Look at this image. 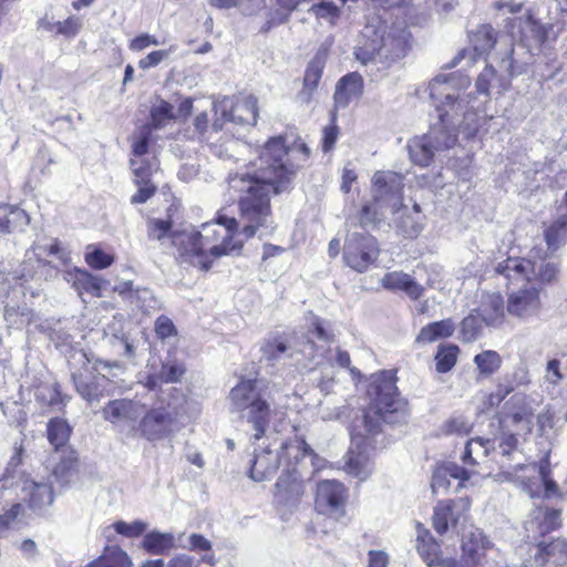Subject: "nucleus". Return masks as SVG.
<instances>
[{
	"label": "nucleus",
	"instance_id": "obj_1",
	"mask_svg": "<svg viewBox=\"0 0 567 567\" xmlns=\"http://www.w3.org/2000/svg\"><path fill=\"white\" fill-rule=\"evenodd\" d=\"M310 156L305 143L286 145L284 138L272 137L262 147L254 162V172L229 175V188L239 194L241 218L247 223L243 233L250 238L270 217V194L289 189L296 173Z\"/></svg>",
	"mask_w": 567,
	"mask_h": 567
},
{
	"label": "nucleus",
	"instance_id": "obj_2",
	"mask_svg": "<svg viewBox=\"0 0 567 567\" xmlns=\"http://www.w3.org/2000/svg\"><path fill=\"white\" fill-rule=\"evenodd\" d=\"M403 176L391 171H378L372 177V200L362 206L355 216L360 230L347 236L348 248H375L377 240L365 233L369 226H375L386 212L395 215L403 200Z\"/></svg>",
	"mask_w": 567,
	"mask_h": 567
},
{
	"label": "nucleus",
	"instance_id": "obj_3",
	"mask_svg": "<svg viewBox=\"0 0 567 567\" xmlns=\"http://www.w3.org/2000/svg\"><path fill=\"white\" fill-rule=\"evenodd\" d=\"M451 76L440 74L429 83L430 97L439 113V123L432 127L441 131L437 134L440 141H443L445 133L451 131L457 137V127L464 128L467 135L474 134L478 127L477 114L474 106L470 105V94L454 95L451 92Z\"/></svg>",
	"mask_w": 567,
	"mask_h": 567
},
{
	"label": "nucleus",
	"instance_id": "obj_4",
	"mask_svg": "<svg viewBox=\"0 0 567 567\" xmlns=\"http://www.w3.org/2000/svg\"><path fill=\"white\" fill-rule=\"evenodd\" d=\"M368 394L371 398L370 410L358 420L363 424L367 434L377 433L381 421L395 422L406 415L408 402L398 393L391 372L382 371L374 375Z\"/></svg>",
	"mask_w": 567,
	"mask_h": 567
},
{
	"label": "nucleus",
	"instance_id": "obj_5",
	"mask_svg": "<svg viewBox=\"0 0 567 567\" xmlns=\"http://www.w3.org/2000/svg\"><path fill=\"white\" fill-rule=\"evenodd\" d=\"M230 412L238 413L251 425L252 439L258 441L266 434L270 421V406L261 393V381L243 379L229 392Z\"/></svg>",
	"mask_w": 567,
	"mask_h": 567
},
{
	"label": "nucleus",
	"instance_id": "obj_6",
	"mask_svg": "<svg viewBox=\"0 0 567 567\" xmlns=\"http://www.w3.org/2000/svg\"><path fill=\"white\" fill-rule=\"evenodd\" d=\"M260 352V361L268 365H289L300 371L307 369L318 357H322L326 350L316 347L309 338L297 341L286 336H270L262 341Z\"/></svg>",
	"mask_w": 567,
	"mask_h": 567
},
{
	"label": "nucleus",
	"instance_id": "obj_7",
	"mask_svg": "<svg viewBox=\"0 0 567 567\" xmlns=\"http://www.w3.org/2000/svg\"><path fill=\"white\" fill-rule=\"evenodd\" d=\"M367 41L355 49V58L362 64L379 59L381 62H393L403 58L409 45L410 33L405 29L380 25H365L362 31Z\"/></svg>",
	"mask_w": 567,
	"mask_h": 567
},
{
	"label": "nucleus",
	"instance_id": "obj_8",
	"mask_svg": "<svg viewBox=\"0 0 567 567\" xmlns=\"http://www.w3.org/2000/svg\"><path fill=\"white\" fill-rule=\"evenodd\" d=\"M306 457L313 460L315 453L307 442L298 436L282 442L279 449H272L271 444L260 446L254 451L249 477L255 482L268 481L275 475L281 464L284 467L289 461L301 464ZM311 463L313 464V461Z\"/></svg>",
	"mask_w": 567,
	"mask_h": 567
},
{
	"label": "nucleus",
	"instance_id": "obj_9",
	"mask_svg": "<svg viewBox=\"0 0 567 567\" xmlns=\"http://www.w3.org/2000/svg\"><path fill=\"white\" fill-rule=\"evenodd\" d=\"M182 409V399L178 396H161L151 408H144V413L132 430L148 442L169 439L178 431Z\"/></svg>",
	"mask_w": 567,
	"mask_h": 567
},
{
	"label": "nucleus",
	"instance_id": "obj_10",
	"mask_svg": "<svg viewBox=\"0 0 567 567\" xmlns=\"http://www.w3.org/2000/svg\"><path fill=\"white\" fill-rule=\"evenodd\" d=\"M48 440L54 447L50 463L53 467L52 476L64 484L69 481L71 471L76 463L75 452L68 445L71 427L68 422L60 417L51 419L47 426Z\"/></svg>",
	"mask_w": 567,
	"mask_h": 567
},
{
	"label": "nucleus",
	"instance_id": "obj_11",
	"mask_svg": "<svg viewBox=\"0 0 567 567\" xmlns=\"http://www.w3.org/2000/svg\"><path fill=\"white\" fill-rule=\"evenodd\" d=\"M496 274L507 279H538L542 282H553L558 275V266L553 261H546L544 258H524L507 256L505 259L494 265Z\"/></svg>",
	"mask_w": 567,
	"mask_h": 567
},
{
	"label": "nucleus",
	"instance_id": "obj_12",
	"mask_svg": "<svg viewBox=\"0 0 567 567\" xmlns=\"http://www.w3.org/2000/svg\"><path fill=\"white\" fill-rule=\"evenodd\" d=\"M516 50L511 48L499 60V73L492 66L486 68L477 76L475 86L480 94L489 96L493 92L501 94L509 85L511 79L526 72L528 61H520L516 58Z\"/></svg>",
	"mask_w": 567,
	"mask_h": 567
},
{
	"label": "nucleus",
	"instance_id": "obj_13",
	"mask_svg": "<svg viewBox=\"0 0 567 567\" xmlns=\"http://www.w3.org/2000/svg\"><path fill=\"white\" fill-rule=\"evenodd\" d=\"M236 228L237 220L234 217L219 216L217 221L203 224L200 230H192L179 237H187L190 248H229L228 240Z\"/></svg>",
	"mask_w": 567,
	"mask_h": 567
},
{
	"label": "nucleus",
	"instance_id": "obj_14",
	"mask_svg": "<svg viewBox=\"0 0 567 567\" xmlns=\"http://www.w3.org/2000/svg\"><path fill=\"white\" fill-rule=\"evenodd\" d=\"M216 114H220V118H216L213 123V131L223 130L226 122L239 125H255L258 117L257 99L254 95H246L237 100L236 103L228 97L214 104Z\"/></svg>",
	"mask_w": 567,
	"mask_h": 567
},
{
	"label": "nucleus",
	"instance_id": "obj_15",
	"mask_svg": "<svg viewBox=\"0 0 567 567\" xmlns=\"http://www.w3.org/2000/svg\"><path fill=\"white\" fill-rule=\"evenodd\" d=\"M348 491L342 483L336 480H323L317 484L315 506L319 514L336 519L346 514Z\"/></svg>",
	"mask_w": 567,
	"mask_h": 567
},
{
	"label": "nucleus",
	"instance_id": "obj_16",
	"mask_svg": "<svg viewBox=\"0 0 567 567\" xmlns=\"http://www.w3.org/2000/svg\"><path fill=\"white\" fill-rule=\"evenodd\" d=\"M439 133L441 131L437 127H431L426 135L415 137L409 143L410 158L414 164L427 166L434 156V152L451 148L456 144V136L452 131L445 133L443 141L439 140Z\"/></svg>",
	"mask_w": 567,
	"mask_h": 567
},
{
	"label": "nucleus",
	"instance_id": "obj_17",
	"mask_svg": "<svg viewBox=\"0 0 567 567\" xmlns=\"http://www.w3.org/2000/svg\"><path fill=\"white\" fill-rule=\"evenodd\" d=\"M94 370L99 373V377L93 378V380H87L82 374H72V379L75 385L78 393L86 400L89 403L99 402L102 394L100 390V381L106 380V375L102 374L103 371H106L111 377H116L117 372H123L124 367L120 361H106V360H96L94 363Z\"/></svg>",
	"mask_w": 567,
	"mask_h": 567
},
{
	"label": "nucleus",
	"instance_id": "obj_18",
	"mask_svg": "<svg viewBox=\"0 0 567 567\" xmlns=\"http://www.w3.org/2000/svg\"><path fill=\"white\" fill-rule=\"evenodd\" d=\"M506 309L508 315L525 321L538 317L542 310L540 289L525 286L511 292Z\"/></svg>",
	"mask_w": 567,
	"mask_h": 567
},
{
	"label": "nucleus",
	"instance_id": "obj_19",
	"mask_svg": "<svg viewBox=\"0 0 567 567\" xmlns=\"http://www.w3.org/2000/svg\"><path fill=\"white\" fill-rule=\"evenodd\" d=\"M295 461H289L275 485L276 501L285 506H295L305 493L301 473Z\"/></svg>",
	"mask_w": 567,
	"mask_h": 567
},
{
	"label": "nucleus",
	"instance_id": "obj_20",
	"mask_svg": "<svg viewBox=\"0 0 567 567\" xmlns=\"http://www.w3.org/2000/svg\"><path fill=\"white\" fill-rule=\"evenodd\" d=\"M475 474L473 468L463 467L454 462H446L437 466L432 475L431 487L433 493H446L452 489L457 493L465 486V482Z\"/></svg>",
	"mask_w": 567,
	"mask_h": 567
},
{
	"label": "nucleus",
	"instance_id": "obj_21",
	"mask_svg": "<svg viewBox=\"0 0 567 567\" xmlns=\"http://www.w3.org/2000/svg\"><path fill=\"white\" fill-rule=\"evenodd\" d=\"M104 339L113 352L128 363L137 364V346L135 340L124 330L123 317L114 316L104 329Z\"/></svg>",
	"mask_w": 567,
	"mask_h": 567
},
{
	"label": "nucleus",
	"instance_id": "obj_22",
	"mask_svg": "<svg viewBox=\"0 0 567 567\" xmlns=\"http://www.w3.org/2000/svg\"><path fill=\"white\" fill-rule=\"evenodd\" d=\"M470 509L467 498L444 499L437 502L433 511V527L440 535L445 534L450 528L456 527L461 518Z\"/></svg>",
	"mask_w": 567,
	"mask_h": 567
},
{
	"label": "nucleus",
	"instance_id": "obj_23",
	"mask_svg": "<svg viewBox=\"0 0 567 567\" xmlns=\"http://www.w3.org/2000/svg\"><path fill=\"white\" fill-rule=\"evenodd\" d=\"M551 39H555L553 25L542 24L528 16L522 24V43L517 49H526L529 56H532L535 51H539L542 45ZM525 61L530 62V58Z\"/></svg>",
	"mask_w": 567,
	"mask_h": 567
},
{
	"label": "nucleus",
	"instance_id": "obj_24",
	"mask_svg": "<svg viewBox=\"0 0 567 567\" xmlns=\"http://www.w3.org/2000/svg\"><path fill=\"white\" fill-rule=\"evenodd\" d=\"M143 413L144 404L128 399L112 400L103 409L106 421L113 424L133 423V426L137 424Z\"/></svg>",
	"mask_w": 567,
	"mask_h": 567
},
{
	"label": "nucleus",
	"instance_id": "obj_25",
	"mask_svg": "<svg viewBox=\"0 0 567 567\" xmlns=\"http://www.w3.org/2000/svg\"><path fill=\"white\" fill-rule=\"evenodd\" d=\"M17 487L21 489L23 501H28L33 509H42L53 502L52 483L38 482L29 477L17 482Z\"/></svg>",
	"mask_w": 567,
	"mask_h": 567
},
{
	"label": "nucleus",
	"instance_id": "obj_26",
	"mask_svg": "<svg viewBox=\"0 0 567 567\" xmlns=\"http://www.w3.org/2000/svg\"><path fill=\"white\" fill-rule=\"evenodd\" d=\"M363 94V78L358 72L342 76L336 85L333 100L336 109H346L352 101Z\"/></svg>",
	"mask_w": 567,
	"mask_h": 567
},
{
	"label": "nucleus",
	"instance_id": "obj_27",
	"mask_svg": "<svg viewBox=\"0 0 567 567\" xmlns=\"http://www.w3.org/2000/svg\"><path fill=\"white\" fill-rule=\"evenodd\" d=\"M560 523V512L553 508H535L530 518L525 523V529L528 534V537H533L534 539L537 536H544L545 534L556 529Z\"/></svg>",
	"mask_w": 567,
	"mask_h": 567
},
{
	"label": "nucleus",
	"instance_id": "obj_28",
	"mask_svg": "<svg viewBox=\"0 0 567 567\" xmlns=\"http://www.w3.org/2000/svg\"><path fill=\"white\" fill-rule=\"evenodd\" d=\"M380 282L384 289L390 291H402L412 300L420 299L424 293V287L412 276L403 271L386 272Z\"/></svg>",
	"mask_w": 567,
	"mask_h": 567
},
{
	"label": "nucleus",
	"instance_id": "obj_29",
	"mask_svg": "<svg viewBox=\"0 0 567 567\" xmlns=\"http://www.w3.org/2000/svg\"><path fill=\"white\" fill-rule=\"evenodd\" d=\"M66 280L81 296L89 293L93 297H100L101 291L110 285L109 280H104L97 276H93L85 269L74 268L68 272Z\"/></svg>",
	"mask_w": 567,
	"mask_h": 567
},
{
	"label": "nucleus",
	"instance_id": "obj_30",
	"mask_svg": "<svg viewBox=\"0 0 567 567\" xmlns=\"http://www.w3.org/2000/svg\"><path fill=\"white\" fill-rule=\"evenodd\" d=\"M476 312L482 317L484 324L497 327L505 319L504 299L499 293L485 296Z\"/></svg>",
	"mask_w": 567,
	"mask_h": 567
},
{
	"label": "nucleus",
	"instance_id": "obj_31",
	"mask_svg": "<svg viewBox=\"0 0 567 567\" xmlns=\"http://www.w3.org/2000/svg\"><path fill=\"white\" fill-rule=\"evenodd\" d=\"M229 251L230 250H181L176 259L182 265L188 264L207 271L216 259L228 255Z\"/></svg>",
	"mask_w": 567,
	"mask_h": 567
},
{
	"label": "nucleus",
	"instance_id": "obj_32",
	"mask_svg": "<svg viewBox=\"0 0 567 567\" xmlns=\"http://www.w3.org/2000/svg\"><path fill=\"white\" fill-rule=\"evenodd\" d=\"M399 216L398 227L406 237H416L423 227L424 215L421 212L420 206L414 203L411 210L402 204Z\"/></svg>",
	"mask_w": 567,
	"mask_h": 567
},
{
	"label": "nucleus",
	"instance_id": "obj_33",
	"mask_svg": "<svg viewBox=\"0 0 567 567\" xmlns=\"http://www.w3.org/2000/svg\"><path fill=\"white\" fill-rule=\"evenodd\" d=\"M29 223L30 217L23 209L10 205L0 206V233L23 229Z\"/></svg>",
	"mask_w": 567,
	"mask_h": 567
},
{
	"label": "nucleus",
	"instance_id": "obj_34",
	"mask_svg": "<svg viewBox=\"0 0 567 567\" xmlns=\"http://www.w3.org/2000/svg\"><path fill=\"white\" fill-rule=\"evenodd\" d=\"M491 439L474 437L467 441L461 460L464 465L474 467L492 452Z\"/></svg>",
	"mask_w": 567,
	"mask_h": 567
},
{
	"label": "nucleus",
	"instance_id": "obj_35",
	"mask_svg": "<svg viewBox=\"0 0 567 567\" xmlns=\"http://www.w3.org/2000/svg\"><path fill=\"white\" fill-rule=\"evenodd\" d=\"M85 567H132V561L118 546H106L102 555Z\"/></svg>",
	"mask_w": 567,
	"mask_h": 567
},
{
	"label": "nucleus",
	"instance_id": "obj_36",
	"mask_svg": "<svg viewBox=\"0 0 567 567\" xmlns=\"http://www.w3.org/2000/svg\"><path fill=\"white\" fill-rule=\"evenodd\" d=\"M175 546L172 533L148 532L144 535L142 547L152 555H163Z\"/></svg>",
	"mask_w": 567,
	"mask_h": 567
},
{
	"label": "nucleus",
	"instance_id": "obj_37",
	"mask_svg": "<svg viewBox=\"0 0 567 567\" xmlns=\"http://www.w3.org/2000/svg\"><path fill=\"white\" fill-rule=\"evenodd\" d=\"M454 332V323L451 319L435 321L423 327L416 337L419 343H432L441 338H449Z\"/></svg>",
	"mask_w": 567,
	"mask_h": 567
},
{
	"label": "nucleus",
	"instance_id": "obj_38",
	"mask_svg": "<svg viewBox=\"0 0 567 567\" xmlns=\"http://www.w3.org/2000/svg\"><path fill=\"white\" fill-rule=\"evenodd\" d=\"M344 470L348 474L358 477L360 481H364L371 474L372 466L364 452H357L351 449L348 452V460L346 462Z\"/></svg>",
	"mask_w": 567,
	"mask_h": 567
},
{
	"label": "nucleus",
	"instance_id": "obj_39",
	"mask_svg": "<svg viewBox=\"0 0 567 567\" xmlns=\"http://www.w3.org/2000/svg\"><path fill=\"white\" fill-rule=\"evenodd\" d=\"M416 548L427 566L432 567L439 564L440 545L426 529L419 530Z\"/></svg>",
	"mask_w": 567,
	"mask_h": 567
},
{
	"label": "nucleus",
	"instance_id": "obj_40",
	"mask_svg": "<svg viewBox=\"0 0 567 567\" xmlns=\"http://www.w3.org/2000/svg\"><path fill=\"white\" fill-rule=\"evenodd\" d=\"M486 540L478 529L470 532L468 535L464 536L462 543L463 556L467 557L472 564H477L481 558L485 555Z\"/></svg>",
	"mask_w": 567,
	"mask_h": 567
},
{
	"label": "nucleus",
	"instance_id": "obj_41",
	"mask_svg": "<svg viewBox=\"0 0 567 567\" xmlns=\"http://www.w3.org/2000/svg\"><path fill=\"white\" fill-rule=\"evenodd\" d=\"M471 42L476 55H484L495 45L496 32L492 25L483 24L472 33Z\"/></svg>",
	"mask_w": 567,
	"mask_h": 567
},
{
	"label": "nucleus",
	"instance_id": "obj_42",
	"mask_svg": "<svg viewBox=\"0 0 567 567\" xmlns=\"http://www.w3.org/2000/svg\"><path fill=\"white\" fill-rule=\"evenodd\" d=\"M323 68L324 63L318 56L308 64L303 79V89L300 93L305 101L308 102L312 92L317 89L322 76Z\"/></svg>",
	"mask_w": 567,
	"mask_h": 567
},
{
	"label": "nucleus",
	"instance_id": "obj_43",
	"mask_svg": "<svg viewBox=\"0 0 567 567\" xmlns=\"http://www.w3.org/2000/svg\"><path fill=\"white\" fill-rule=\"evenodd\" d=\"M150 117L151 127L158 130L164 127L169 121L176 118V115L171 103L157 97L151 107Z\"/></svg>",
	"mask_w": 567,
	"mask_h": 567
},
{
	"label": "nucleus",
	"instance_id": "obj_44",
	"mask_svg": "<svg viewBox=\"0 0 567 567\" xmlns=\"http://www.w3.org/2000/svg\"><path fill=\"white\" fill-rule=\"evenodd\" d=\"M379 250H343V260L351 269L363 272L377 259Z\"/></svg>",
	"mask_w": 567,
	"mask_h": 567
},
{
	"label": "nucleus",
	"instance_id": "obj_45",
	"mask_svg": "<svg viewBox=\"0 0 567 567\" xmlns=\"http://www.w3.org/2000/svg\"><path fill=\"white\" fill-rule=\"evenodd\" d=\"M482 317L473 310L467 317L461 322L460 334L463 342H473L478 339L483 333Z\"/></svg>",
	"mask_w": 567,
	"mask_h": 567
},
{
	"label": "nucleus",
	"instance_id": "obj_46",
	"mask_svg": "<svg viewBox=\"0 0 567 567\" xmlns=\"http://www.w3.org/2000/svg\"><path fill=\"white\" fill-rule=\"evenodd\" d=\"M518 440L515 434L502 432L491 439V446L494 452L499 453L504 457L515 460Z\"/></svg>",
	"mask_w": 567,
	"mask_h": 567
},
{
	"label": "nucleus",
	"instance_id": "obj_47",
	"mask_svg": "<svg viewBox=\"0 0 567 567\" xmlns=\"http://www.w3.org/2000/svg\"><path fill=\"white\" fill-rule=\"evenodd\" d=\"M545 238L548 248L567 245V216L558 217L546 230Z\"/></svg>",
	"mask_w": 567,
	"mask_h": 567
},
{
	"label": "nucleus",
	"instance_id": "obj_48",
	"mask_svg": "<svg viewBox=\"0 0 567 567\" xmlns=\"http://www.w3.org/2000/svg\"><path fill=\"white\" fill-rule=\"evenodd\" d=\"M474 363L484 377L494 374L502 365L501 355L494 350H485L474 357Z\"/></svg>",
	"mask_w": 567,
	"mask_h": 567
},
{
	"label": "nucleus",
	"instance_id": "obj_49",
	"mask_svg": "<svg viewBox=\"0 0 567 567\" xmlns=\"http://www.w3.org/2000/svg\"><path fill=\"white\" fill-rule=\"evenodd\" d=\"M456 344H441L435 354L436 370L440 373H446L455 365L458 354Z\"/></svg>",
	"mask_w": 567,
	"mask_h": 567
},
{
	"label": "nucleus",
	"instance_id": "obj_50",
	"mask_svg": "<svg viewBox=\"0 0 567 567\" xmlns=\"http://www.w3.org/2000/svg\"><path fill=\"white\" fill-rule=\"evenodd\" d=\"M131 167L134 173V184L135 185H155L152 181L153 174L157 172L158 165L154 162H137L135 159H131Z\"/></svg>",
	"mask_w": 567,
	"mask_h": 567
},
{
	"label": "nucleus",
	"instance_id": "obj_51",
	"mask_svg": "<svg viewBox=\"0 0 567 567\" xmlns=\"http://www.w3.org/2000/svg\"><path fill=\"white\" fill-rule=\"evenodd\" d=\"M4 319L6 321L16 327L28 326L31 323L33 319L32 310L27 307V305L22 306H6L4 308Z\"/></svg>",
	"mask_w": 567,
	"mask_h": 567
},
{
	"label": "nucleus",
	"instance_id": "obj_52",
	"mask_svg": "<svg viewBox=\"0 0 567 567\" xmlns=\"http://www.w3.org/2000/svg\"><path fill=\"white\" fill-rule=\"evenodd\" d=\"M185 373V367L177 360L168 359L162 363L158 371V378L164 383H176L179 382Z\"/></svg>",
	"mask_w": 567,
	"mask_h": 567
},
{
	"label": "nucleus",
	"instance_id": "obj_53",
	"mask_svg": "<svg viewBox=\"0 0 567 567\" xmlns=\"http://www.w3.org/2000/svg\"><path fill=\"white\" fill-rule=\"evenodd\" d=\"M84 259L95 270L105 269L114 262V256L106 250H89Z\"/></svg>",
	"mask_w": 567,
	"mask_h": 567
},
{
	"label": "nucleus",
	"instance_id": "obj_54",
	"mask_svg": "<svg viewBox=\"0 0 567 567\" xmlns=\"http://www.w3.org/2000/svg\"><path fill=\"white\" fill-rule=\"evenodd\" d=\"M557 553L567 555V540L555 539L550 543L540 542L538 544V556L536 560H546L550 556H555Z\"/></svg>",
	"mask_w": 567,
	"mask_h": 567
},
{
	"label": "nucleus",
	"instance_id": "obj_55",
	"mask_svg": "<svg viewBox=\"0 0 567 567\" xmlns=\"http://www.w3.org/2000/svg\"><path fill=\"white\" fill-rule=\"evenodd\" d=\"M473 427V423L463 415H455L449 419L444 424V432L446 434H467Z\"/></svg>",
	"mask_w": 567,
	"mask_h": 567
},
{
	"label": "nucleus",
	"instance_id": "obj_56",
	"mask_svg": "<svg viewBox=\"0 0 567 567\" xmlns=\"http://www.w3.org/2000/svg\"><path fill=\"white\" fill-rule=\"evenodd\" d=\"M113 527L120 535L126 537H137L146 530L147 524L142 520H134L132 523L118 520L113 524Z\"/></svg>",
	"mask_w": 567,
	"mask_h": 567
},
{
	"label": "nucleus",
	"instance_id": "obj_57",
	"mask_svg": "<svg viewBox=\"0 0 567 567\" xmlns=\"http://www.w3.org/2000/svg\"><path fill=\"white\" fill-rule=\"evenodd\" d=\"M318 19L333 20L339 17V8L331 1H320L309 9Z\"/></svg>",
	"mask_w": 567,
	"mask_h": 567
},
{
	"label": "nucleus",
	"instance_id": "obj_58",
	"mask_svg": "<svg viewBox=\"0 0 567 567\" xmlns=\"http://www.w3.org/2000/svg\"><path fill=\"white\" fill-rule=\"evenodd\" d=\"M132 301H135L144 311L157 308V300L148 288H135Z\"/></svg>",
	"mask_w": 567,
	"mask_h": 567
},
{
	"label": "nucleus",
	"instance_id": "obj_59",
	"mask_svg": "<svg viewBox=\"0 0 567 567\" xmlns=\"http://www.w3.org/2000/svg\"><path fill=\"white\" fill-rule=\"evenodd\" d=\"M148 236L161 240L171 233L172 221L169 219L153 218L147 223Z\"/></svg>",
	"mask_w": 567,
	"mask_h": 567
},
{
	"label": "nucleus",
	"instance_id": "obj_60",
	"mask_svg": "<svg viewBox=\"0 0 567 567\" xmlns=\"http://www.w3.org/2000/svg\"><path fill=\"white\" fill-rule=\"evenodd\" d=\"M81 29V21L75 17H69L64 21H56V34L68 38L75 37Z\"/></svg>",
	"mask_w": 567,
	"mask_h": 567
},
{
	"label": "nucleus",
	"instance_id": "obj_61",
	"mask_svg": "<svg viewBox=\"0 0 567 567\" xmlns=\"http://www.w3.org/2000/svg\"><path fill=\"white\" fill-rule=\"evenodd\" d=\"M155 332L159 339H166L176 333L173 321L166 316H159L155 321Z\"/></svg>",
	"mask_w": 567,
	"mask_h": 567
},
{
	"label": "nucleus",
	"instance_id": "obj_62",
	"mask_svg": "<svg viewBox=\"0 0 567 567\" xmlns=\"http://www.w3.org/2000/svg\"><path fill=\"white\" fill-rule=\"evenodd\" d=\"M167 56L168 51L166 50L153 51L138 61V66L143 70L154 68L164 61Z\"/></svg>",
	"mask_w": 567,
	"mask_h": 567
},
{
	"label": "nucleus",
	"instance_id": "obj_63",
	"mask_svg": "<svg viewBox=\"0 0 567 567\" xmlns=\"http://www.w3.org/2000/svg\"><path fill=\"white\" fill-rule=\"evenodd\" d=\"M137 192L131 197L132 204H144L156 193V185H136Z\"/></svg>",
	"mask_w": 567,
	"mask_h": 567
},
{
	"label": "nucleus",
	"instance_id": "obj_64",
	"mask_svg": "<svg viewBox=\"0 0 567 567\" xmlns=\"http://www.w3.org/2000/svg\"><path fill=\"white\" fill-rule=\"evenodd\" d=\"M21 512L22 506L21 504L17 503L12 505L7 513L0 515V534L6 532L10 527V525L17 519Z\"/></svg>",
	"mask_w": 567,
	"mask_h": 567
}]
</instances>
